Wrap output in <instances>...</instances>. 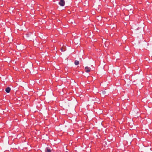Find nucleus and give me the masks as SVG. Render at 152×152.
<instances>
[{"mask_svg":"<svg viewBox=\"0 0 152 152\" xmlns=\"http://www.w3.org/2000/svg\"><path fill=\"white\" fill-rule=\"evenodd\" d=\"M59 4L61 6H64L65 4V1L64 0H60L59 2Z\"/></svg>","mask_w":152,"mask_h":152,"instance_id":"nucleus-1","label":"nucleus"},{"mask_svg":"<svg viewBox=\"0 0 152 152\" xmlns=\"http://www.w3.org/2000/svg\"><path fill=\"white\" fill-rule=\"evenodd\" d=\"M91 68L88 66H86L85 68V72H90Z\"/></svg>","mask_w":152,"mask_h":152,"instance_id":"nucleus-2","label":"nucleus"},{"mask_svg":"<svg viewBox=\"0 0 152 152\" xmlns=\"http://www.w3.org/2000/svg\"><path fill=\"white\" fill-rule=\"evenodd\" d=\"M51 149L48 147L46 148L45 152H51Z\"/></svg>","mask_w":152,"mask_h":152,"instance_id":"nucleus-3","label":"nucleus"},{"mask_svg":"<svg viewBox=\"0 0 152 152\" xmlns=\"http://www.w3.org/2000/svg\"><path fill=\"white\" fill-rule=\"evenodd\" d=\"M11 89L9 87H8L5 89V91L7 93L10 92V91Z\"/></svg>","mask_w":152,"mask_h":152,"instance_id":"nucleus-4","label":"nucleus"},{"mask_svg":"<svg viewBox=\"0 0 152 152\" xmlns=\"http://www.w3.org/2000/svg\"><path fill=\"white\" fill-rule=\"evenodd\" d=\"M75 43L78 46L80 44V41L79 39L75 40Z\"/></svg>","mask_w":152,"mask_h":152,"instance_id":"nucleus-5","label":"nucleus"},{"mask_svg":"<svg viewBox=\"0 0 152 152\" xmlns=\"http://www.w3.org/2000/svg\"><path fill=\"white\" fill-rule=\"evenodd\" d=\"M66 50V48L65 47H64V46L63 47H62L61 49V50L62 52H64Z\"/></svg>","mask_w":152,"mask_h":152,"instance_id":"nucleus-6","label":"nucleus"},{"mask_svg":"<svg viewBox=\"0 0 152 152\" xmlns=\"http://www.w3.org/2000/svg\"><path fill=\"white\" fill-rule=\"evenodd\" d=\"M79 64V62L78 61L75 60V65H77Z\"/></svg>","mask_w":152,"mask_h":152,"instance_id":"nucleus-7","label":"nucleus"},{"mask_svg":"<svg viewBox=\"0 0 152 152\" xmlns=\"http://www.w3.org/2000/svg\"><path fill=\"white\" fill-rule=\"evenodd\" d=\"M102 93L103 94H106V91H102Z\"/></svg>","mask_w":152,"mask_h":152,"instance_id":"nucleus-8","label":"nucleus"},{"mask_svg":"<svg viewBox=\"0 0 152 152\" xmlns=\"http://www.w3.org/2000/svg\"><path fill=\"white\" fill-rule=\"evenodd\" d=\"M143 101H145V100H143Z\"/></svg>","mask_w":152,"mask_h":152,"instance_id":"nucleus-9","label":"nucleus"}]
</instances>
